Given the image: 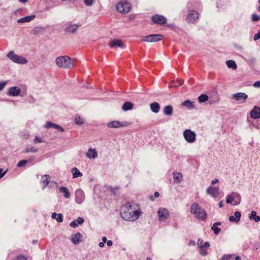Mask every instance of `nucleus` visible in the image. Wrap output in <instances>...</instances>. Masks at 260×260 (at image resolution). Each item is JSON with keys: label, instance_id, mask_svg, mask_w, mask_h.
Listing matches in <instances>:
<instances>
[{"label": "nucleus", "instance_id": "1", "mask_svg": "<svg viewBox=\"0 0 260 260\" xmlns=\"http://www.w3.org/2000/svg\"><path fill=\"white\" fill-rule=\"evenodd\" d=\"M120 215L125 220L133 221L138 219L140 212L138 210H134L129 203H127L122 207Z\"/></svg>", "mask_w": 260, "mask_h": 260}, {"label": "nucleus", "instance_id": "2", "mask_svg": "<svg viewBox=\"0 0 260 260\" xmlns=\"http://www.w3.org/2000/svg\"><path fill=\"white\" fill-rule=\"evenodd\" d=\"M56 63L60 68L71 69L75 66V59L67 56H61L56 59Z\"/></svg>", "mask_w": 260, "mask_h": 260}, {"label": "nucleus", "instance_id": "3", "mask_svg": "<svg viewBox=\"0 0 260 260\" xmlns=\"http://www.w3.org/2000/svg\"><path fill=\"white\" fill-rule=\"evenodd\" d=\"M190 212L199 220H204L207 217V213L205 210L197 203H194L191 205Z\"/></svg>", "mask_w": 260, "mask_h": 260}, {"label": "nucleus", "instance_id": "4", "mask_svg": "<svg viewBox=\"0 0 260 260\" xmlns=\"http://www.w3.org/2000/svg\"><path fill=\"white\" fill-rule=\"evenodd\" d=\"M7 56L12 61L17 63L24 64L28 62V60L26 58L17 55L13 51H10Z\"/></svg>", "mask_w": 260, "mask_h": 260}, {"label": "nucleus", "instance_id": "5", "mask_svg": "<svg viewBox=\"0 0 260 260\" xmlns=\"http://www.w3.org/2000/svg\"><path fill=\"white\" fill-rule=\"evenodd\" d=\"M185 141L188 143H193L196 140V134L190 129H186L183 133Z\"/></svg>", "mask_w": 260, "mask_h": 260}, {"label": "nucleus", "instance_id": "6", "mask_svg": "<svg viewBox=\"0 0 260 260\" xmlns=\"http://www.w3.org/2000/svg\"><path fill=\"white\" fill-rule=\"evenodd\" d=\"M131 5L129 3L121 1L118 3L116 5L117 10L120 13H128L131 10Z\"/></svg>", "mask_w": 260, "mask_h": 260}, {"label": "nucleus", "instance_id": "7", "mask_svg": "<svg viewBox=\"0 0 260 260\" xmlns=\"http://www.w3.org/2000/svg\"><path fill=\"white\" fill-rule=\"evenodd\" d=\"M164 37L162 35L158 34H153L146 36H143L142 41L147 42H156L161 40Z\"/></svg>", "mask_w": 260, "mask_h": 260}, {"label": "nucleus", "instance_id": "8", "mask_svg": "<svg viewBox=\"0 0 260 260\" xmlns=\"http://www.w3.org/2000/svg\"><path fill=\"white\" fill-rule=\"evenodd\" d=\"M128 124L126 121L120 122L119 121H112L107 123V126L109 128H119L126 126Z\"/></svg>", "mask_w": 260, "mask_h": 260}, {"label": "nucleus", "instance_id": "9", "mask_svg": "<svg viewBox=\"0 0 260 260\" xmlns=\"http://www.w3.org/2000/svg\"><path fill=\"white\" fill-rule=\"evenodd\" d=\"M232 99L238 101L240 103H244L247 99V95L243 92H238L233 94L232 96Z\"/></svg>", "mask_w": 260, "mask_h": 260}, {"label": "nucleus", "instance_id": "10", "mask_svg": "<svg viewBox=\"0 0 260 260\" xmlns=\"http://www.w3.org/2000/svg\"><path fill=\"white\" fill-rule=\"evenodd\" d=\"M152 21L155 23L160 25L164 24L166 23V18L162 15L155 14L152 16Z\"/></svg>", "mask_w": 260, "mask_h": 260}, {"label": "nucleus", "instance_id": "11", "mask_svg": "<svg viewBox=\"0 0 260 260\" xmlns=\"http://www.w3.org/2000/svg\"><path fill=\"white\" fill-rule=\"evenodd\" d=\"M85 198L84 193L81 189H78L75 191V201L78 204H81Z\"/></svg>", "mask_w": 260, "mask_h": 260}, {"label": "nucleus", "instance_id": "12", "mask_svg": "<svg viewBox=\"0 0 260 260\" xmlns=\"http://www.w3.org/2000/svg\"><path fill=\"white\" fill-rule=\"evenodd\" d=\"M157 214L160 220H164L168 218L170 215V213L166 208H159L158 210Z\"/></svg>", "mask_w": 260, "mask_h": 260}, {"label": "nucleus", "instance_id": "13", "mask_svg": "<svg viewBox=\"0 0 260 260\" xmlns=\"http://www.w3.org/2000/svg\"><path fill=\"white\" fill-rule=\"evenodd\" d=\"M250 116L254 119L260 118V108L255 106L250 112Z\"/></svg>", "mask_w": 260, "mask_h": 260}, {"label": "nucleus", "instance_id": "14", "mask_svg": "<svg viewBox=\"0 0 260 260\" xmlns=\"http://www.w3.org/2000/svg\"><path fill=\"white\" fill-rule=\"evenodd\" d=\"M45 128H53L58 129L60 132H63L64 129L59 125L52 123L51 121H47L44 125Z\"/></svg>", "mask_w": 260, "mask_h": 260}, {"label": "nucleus", "instance_id": "15", "mask_svg": "<svg viewBox=\"0 0 260 260\" xmlns=\"http://www.w3.org/2000/svg\"><path fill=\"white\" fill-rule=\"evenodd\" d=\"M208 194L211 195L213 198H216L219 194V188L209 186L206 190Z\"/></svg>", "mask_w": 260, "mask_h": 260}, {"label": "nucleus", "instance_id": "16", "mask_svg": "<svg viewBox=\"0 0 260 260\" xmlns=\"http://www.w3.org/2000/svg\"><path fill=\"white\" fill-rule=\"evenodd\" d=\"M21 89L17 86L10 87L8 91V94L10 96H16L21 93Z\"/></svg>", "mask_w": 260, "mask_h": 260}, {"label": "nucleus", "instance_id": "17", "mask_svg": "<svg viewBox=\"0 0 260 260\" xmlns=\"http://www.w3.org/2000/svg\"><path fill=\"white\" fill-rule=\"evenodd\" d=\"M82 235L80 233L72 234L71 236V241L75 245L78 244L81 241Z\"/></svg>", "mask_w": 260, "mask_h": 260}, {"label": "nucleus", "instance_id": "18", "mask_svg": "<svg viewBox=\"0 0 260 260\" xmlns=\"http://www.w3.org/2000/svg\"><path fill=\"white\" fill-rule=\"evenodd\" d=\"M80 26V25H77L76 24H70L68 26H67L64 31L67 33L69 34H73L78 29V28Z\"/></svg>", "mask_w": 260, "mask_h": 260}, {"label": "nucleus", "instance_id": "19", "mask_svg": "<svg viewBox=\"0 0 260 260\" xmlns=\"http://www.w3.org/2000/svg\"><path fill=\"white\" fill-rule=\"evenodd\" d=\"M198 13L195 11H191L188 13L187 21L188 22H193L195 20L198 18Z\"/></svg>", "mask_w": 260, "mask_h": 260}, {"label": "nucleus", "instance_id": "20", "mask_svg": "<svg viewBox=\"0 0 260 260\" xmlns=\"http://www.w3.org/2000/svg\"><path fill=\"white\" fill-rule=\"evenodd\" d=\"M109 46L111 48L118 47L119 48H122L123 47V44L120 40L114 39L112 40L109 43Z\"/></svg>", "mask_w": 260, "mask_h": 260}, {"label": "nucleus", "instance_id": "21", "mask_svg": "<svg viewBox=\"0 0 260 260\" xmlns=\"http://www.w3.org/2000/svg\"><path fill=\"white\" fill-rule=\"evenodd\" d=\"M241 215V213L239 211H236L234 213V216H230L229 221L237 223L240 221Z\"/></svg>", "mask_w": 260, "mask_h": 260}, {"label": "nucleus", "instance_id": "22", "mask_svg": "<svg viewBox=\"0 0 260 260\" xmlns=\"http://www.w3.org/2000/svg\"><path fill=\"white\" fill-rule=\"evenodd\" d=\"M86 156L90 159H95L98 157V152L95 149H92L90 148L86 153Z\"/></svg>", "mask_w": 260, "mask_h": 260}, {"label": "nucleus", "instance_id": "23", "mask_svg": "<svg viewBox=\"0 0 260 260\" xmlns=\"http://www.w3.org/2000/svg\"><path fill=\"white\" fill-rule=\"evenodd\" d=\"M36 16L35 15H31L30 16H27L22 18L19 19L17 20V22L19 23H24V22H28L33 20L35 18Z\"/></svg>", "mask_w": 260, "mask_h": 260}, {"label": "nucleus", "instance_id": "24", "mask_svg": "<svg viewBox=\"0 0 260 260\" xmlns=\"http://www.w3.org/2000/svg\"><path fill=\"white\" fill-rule=\"evenodd\" d=\"M50 180V177L48 175H45L42 176L41 182L43 184V187L44 188L49 184Z\"/></svg>", "mask_w": 260, "mask_h": 260}, {"label": "nucleus", "instance_id": "25", "mask_svg": "<svg viewBox=\"0 0 260 260\" xmlns=\"http://www.w3.org/2000/svg\"><path fill=\"white\" fill-rule=\"evenodd\" d=\"M173 111V107L171 105L166 106L163 109L164 114L168 116H170L172 115Z\"/></svg>", "mask_w": 260, "mask_h": 260}, {"label": "nucleus", "instance_id": "26", "mask_svg": "<svg viewBox=\"0 0 260 260\" xmlns=\"http://www.w3.org/2000/svg\"><path fill=\"white\" fill-rule=\"evenodd\" d=\"M151 110L155 113H157L159 112L160 110V105L157 102H153L151 103L150 105Z\"/></svg>", "mask_w": 260, "mask_h": 260}, {"label": "nucleus", "instance_id": "27", "mask_svg": "<svg viewBox=\"0 0 260 260\" xmlns=\"http://www.w3.org/2000/svg\"><path fill=\"white\" fill-rule=\"evenodd\" d=\"M59 190L61 193H63V196L65 198L68 199L70 198V193L66 187L61 186L59 188Z\"/></svg>", "mask_w": 260, "mask_h": 260}, {"label": "nucleus", "instance_id": "28", "mask_svg": "<svg viewBox=\"0 0 260 260\" xmlns=\"http://www.w3.org/2000/svg\"><path fill=\"white\" fill-rule=\"evenodd\" d=\"M51 217L53 219H56L58 222H62L63 221V215L61 213L57 214L56 213H53L51 215Z\"/></svg>", "mask_w": 260, "mask_h": 260}, {"label": "nucleus", "instance_id": "29", "mask_svg": "<svg viewBox=\"0 0 260 260\" xmlns=\"http://www.w3.org/2000/svg\"><path fill=\"white\" fill-rule=\"evenodd\" d=\"M182 105L186 107L187 109H190V110L193 109L194 108V105L193 104V102H191L189 100H185V101H184L182 103Z\"/></svg>", "mask_w": 260, "mask_h": 260}, {"label": "nucleus", "instance_id": "30", "mask_svg": "<svg viewBox=\"0 0 260 260\" xmlns=\"http://www.w3.org/2000/svg\"><path fill=\"white\" fill-rule=\"evenodd\" d=\"M71 172L73 174V178H76L83 176V174L77 168H73L71 170Z\"/></svg>", "mask_w": 260, "mask_h": 260}, {"label": "nucleus", "instance_id": "31", "mask_svg": "<svg viewBox=\"0 0 260 260\" xmlns=\"http://www.w3.org/2000/svg\"><path fill=\"white\" fill-rule=\"evenodd\" d=\"M234 197V205H238L241 202V196L237 192H232Z\"/></svg>", "mask_w": 260, "mask_h": 260}, {"label": "nucleus", "instance_id": "32", "mask_svg": "<svg viewBox=\"0 0 260 260\" xmlns=\"http://www.w3.org/2000/svg\"><path fill=\"white\" fill-rule=\"evenodd\" d=\"M249 218L250 220H254L256 222L260 221V216L256 215V212L255 211H252L251 212Z\"/></svg>", "mask_w": 260, "mask_h": 260}, {"label": "nucleus", "instance_id": "33", "mask_svg": "<svg viewBox=\"0 0 260 260\" xmlns=\"http://www.w3.org/2000/svg\"><path fill=\"white\" fill-rule=\"evenodd\" d=\"M133 108V104L132 103L128 102H125L123 104V105L122 107V109L124 111H126L132 109Z\"/></svg>", "mask_w": 260, "mask_h": 260}, {"label": "nucleus", "instance_id": "34", "mask_svg": "<svg viewBox=\"0 0 260 260\" xmlns=\"http://www.w3.org/2000/svg\"><path fill=\"white\" fill-rule=\"evenodd\" d=\"M226 64L228 67L233 70H236L237 68V64L234 60H229L226 61Z\"/></svg>", "mask_w": 260, "mask_h": 260}, {"label": "nucleus", "instance_id": "35", "mask_svg": "<svg viewBox=\"0 0 260 260\" xmlns=\"http://www.w3.org/2000/svg\"><path fill=\"white\" fill-rule=\"evenodd\" d=\"M183 80H179L177 81L176 82H175L174 81H172V82L169 85V87H178L179 86L182 85L183 84Z\"/></svg>", "mask_w": 260, "mask_h": 260}, {"label": "nucleus", "instance_id": "36", "mask_svg": "<svg viewBox=\"0 0 260 260\" xmlns=\"http://www.w3.org/2000/svg\"><path fill=\"white\" fill-rule=\"evenodd\" d=\"M182 175L180 173H174V181L176 183H179L182 180Z\"/></svg>", "mask_w": 260, "mask_h": 260}, {"label": "nucleus", "instance_id": "37", "mask_svg": "<svg viewBox=\"0 0 260 260\" xmlns=\"http://www.w3.org/2000/svg\"><path fill=\"white\" fill-rule=\"evenodd\" d=\"M38 151V149L34 146H28L25 149L24 151V153L34 152L36 153Z\"/></svg>", "mask_w": 260, "mask_h": 260}, {"label": "nucleus", "instance_id": "38", "mask_svg": "<svg viewBox=\"0 0 260 260\" xmlns=\"http://www.w3.org/2000/svg\"><path fill=\"white\" fill-rule=\"evenodd\" d=\"M208 96L205 94H202L198 98V101L200 103H204L208 101Z\"/></svg>", "mask_w": 260, "mask_h": 260}, {"label": "nucleus", "instance_id": "39", "mask_svg": "<svg viewBox=\"0 0 260 260\" xmlns=\"http://www.w3.org/2000/svg\"><path fill=\"white\" fill-rule=\"evenodd\" d=\"M30 161V159H23L19 161L17 165V167L21 168L24 166L27 163Z\"/></svg>", "mask_w": 260, "mask_h": 260}, {"label": "nucleus", "instance_id": "40", "mask_svg": "<svg viewBox=\"0 0 260 260\" xmlns=\"http://www.w3.org/2000/svg\"><path fill=\"white\" fill-rule=\"evenodd\" d=\"M43 28L41 27H36L32 30V33L34 35L39 34L42 32Z\"/></svg>", "mask_w": 260, "mask_h": 260}, {"label": "nucleus", "instance_id": "41", "mask_svg": "<svg viewBox=\"0 0 260 260\" xmlns=\"http://www.w3.org/2000/svg\"><path fill=\"white\" fill-rule=\"evenodd\" d=\"M211 230L214 232V233L215 235H218L221 231V229L219 228L214 225L211 226Z\"/></svg>", "mask_w": 260, "mask_h": 260}, {"label": "nucleus", "instance_id": "42", "mask_svg": "<svg viewBox=\"0 0 260 260\" xmlns=\"http://www.w3.org/2000/svg\"><path fill=\"white\" fill-rule=\"evenodd\" d=\"M234 197L233 194H228L226 197V202L228 204H232V202L234 201Z\"/></svg>", "mask_w": 260, "mask_h": 260}, {"label": "nucleus", "instance_id": "43", "mask_svg": "<svg viewBox=\"0 0 260 260\" xmlns=\"http://www.w3.org/2000/svg\"><path fill=\"white\" fill-rule=\"evenodd\" d=\"M75 122L77 124H82L84 123V120L80 116L75 118Z\"/></svg>", "mask_w": 260, "mask_h": 260}, {"label": "nucleus", "instance_id": "44", "mask_svg": "<svg viewBox=\"0 0 260 260\" xmlns=\"http://www.w3.org/2000/svg\"><path fill=\"white\" fill-rule=\"evenodd\" d=\"M95 0H84V3L86 6H91L93 5Z\"/></svg>", "mask_w": 260, "mask_h": 260}, {"label": "nucleus", "instance_id": "45", "mask_svg": "<svg viewBox=\"0 0 260 260\" xmlns=\"http://www.w3.org/2000/svg\"><path fill=\"white\" fill-rule=\"evenodd\" d=\"M221 260H234V256L231 255H224L222 257Z\"/></svg>", "mask_w": 260, "mask_h": 260}, {"label": "nucleus", "instance_id": "46", "mask_svg": "<svg viewBox=\"0 0 260 260\" xmlns=\"http://www.w3.org/2000/svg\"><path fill=\"white\" fill-rule=\"evenodd\" d=\"M200 253L203 256H205L207 254V251L204 248H200Z\"/></svg>", "mask_w": 260, "mask_h": 260}, {"label": "nucleus", "instance_id": "47", "mask_svg": "<svg viewBox=\"0 0 260 260\" xmlns=\"http://www.w3.org/2000/svg\"><path fill=\"white\" fill-rule=\"evenodd\" d=\"M260 19V16L255 14H253L252 15V20L253 21H257Z\"/></svg>", "mask_w": 260, "mask_h": 260}, {"label": "nucleus", "instance_id": "48", "mask_svg": "<svg viewBox=\"0 0 260 260\" xmlns=\"http://www.w3.org/2000/svg\"><path fill=\"white\" fill-rule=\"evenodd\" d=\"M14 260H27V258L24 255H20L16 256Z\"/></svg>", "mask_w": 260, "mask_h": 260}, {"label": "nucleus", "instance_id": "49", "mask_svg": "<svg viewBox=\"0 0 260 260\" xmlns=\"http://www.w3.org/2000/svg\"><path fill=\"white\" fill-rule=\"evenodd\" d=\"M78 225L79 224L77 223L76 220H74L71 222L70 223V226L74 228L77 227Z\"/></svg>", "mask_w": 260, "mask_h": 260}, {"label": "nucleus", "instance_id": "50", "mask_svg": "<svg viewBox=\"0 0 260 260\" xmlns=\"http://www.w3.org/2000/svg\"><path fill=\"white\" fill-rule=\"evenodd\" d=\"M223 0H217V2H216V4H217V7L218 8H222V3H223Z\"/></svg>", "mask_w": 260, "mask_h": 260}, {"label": "nucleus", "instance_id": "51", "mask_svg": "<svg viewBox=\"0 0 260 260\" xmlns=\"http://www.w3.org/2000/svg\"><path fill=\"white\" fill-rule=\"evenodd\" d=\"M76 221L77 222V223L79 225L82 224L84 222V219L82 217H79L77 218Z\"/></svg>", "mask_w": 260, "mask_h": 260}, {"label": "nucleus", "instance_id": "52", "mask_svg": "<svg viewBox=\"0 0 260 260\" xmlns=\"http://www.w3.org/2000/svg\"><path fill=\"white\" fill-rule=\"evenodd\" d=\"M7 84V81L0 82V91L2 90Z\"/></svg>", "mask_w": 260, "mask_h": 260}, {"label": "nucleus", "instance_id": "53", "mask_svg": "<svg viewBox=\"0 0 260 260\" xmlns=\"http://www.w3.org/2000/svg\"><path fill=\"white\" fill-rule=\"evenodd\" d=\"M44 141L43 140H42V139L38 137L37 136H36L35 139H34V142L36 143H42V142H44Z\"/></svg>", "mask_w": 260, "mask_h": 260}, {"label": "nucleus", "instance_id": "54", "mask_svg": "<svg viewBox=\"0 0 260 260\" xmlns=\"http://www.w3.org/2000/svg\"><path fill=\"white\" fill-rule=\"evenodd\" d=\"M8 169L5 171H3V169H0V179H1L7 172Z\"/></svg>", "mask_w": 260, "mask_h": 260}, {"label": "nucleus", "instance_id": "55", "mask_svg": "<svg viewBox=\"0 0 260 260\" xmlns=\"http://www.w3.org/2000/svg\"><path fill=\"white\" fill-rule=\"evenodd\" d=\"M260 39V31H258L257 34H256L253 37V39L254 41H257Z\"/></svg>", "mask_w": 260, "mask_h": 260}, {"label": "nucleus", "instance_id": "56", "mask_svg": "<svg viewBox=\"0 0 260 260\" xmlns=\"http://www.w3.org/2000/svg\"><path fill=\"white\" fill-rule=\"evenodd\" d=\"M203 244V240L202 239L199 238L197 242V244L199 246V248H201V246H202Z\"/></svg>", "mask_w": 260, "mask_h": 260}, {"label": "nucleus", "instance_id": "57", "mask_svg": "<svg viewBox=\"0 0 260 260\" xmlns=\"http://www.w3.org/2000/svg\"><path fill=\"white\" fill-rule=\"evenodd\" d=\"M210 244L209 242H206L203 244V245L202 246H201V248H208L210 246Z\"/></svg>", "mask_w": 260, "mask_h": 260}, {"label": "nucleus", "instance_id": "58", "mask_svg": "<svg viewBox=\"0 0 260 260\" xmlns=\"http://www.w3.org/2000/svg\"><path fill=\"white\" fill-rule=\"evenodd\" d=\"M254 87H260V81H256L253 84Z\"/></svg>", "mask_w": 260, "mask_h": 260}, {"label": "nucleus", "instance_id": "59", "mask_svg": "<svg viewBox=\"0 0 260 260\" xmlns=\"http://www.w3.org/2000/svg\"><path fill=\"white\" fill-rule=\"evenodd\" d=\"M195 245H196V242L193 240H190L188 242V245H189V246Z\"/></svg>", "mask_w": 260, "mask_h": 260}, {"label": "nucleus", "instance_id": "60", "mask_svg": "<svg viewBox=\"0 0 260 260\" xmlns=\"http://www.w3.org/2000/svg\"><path fill=\"white\" fill-rule=\"evenodd\" d=\"M113 244V242L111 240H109L107 241V245L108 246H111Z\"/></svg>", "mask_w": 260, "mask_h": 260}, {"label": "nucleus", "instance_id": "61", "mask_svg": "<svg viewBox=\"0 0 260 260\" xmlns=\"http://www.w3.org/2000/svg\"><path fill=\"white\" fill-rule=\"evenodd\" d=\"M249 61L251 63H254L255 62L256 59L252 57L250 58Z\"/></svg>", "mask_w": 260, "mask_h": 260}, {"label": "nucleus", "instance_id": "62", "mask_svg": "<svg viewBox=\"0 0 260 260\" xmlns=\"http://www.w3.org/2000/svg\"><path fill=\"white\" fill-rule=\"evenodd\" d=\"M105 245V243H104L103 242H100L99 244V246L100 247H103Z\"/></svg>", "mask_w": 260, "mask_h": 260}, {"label": "nucleus", "instance_id": "63", "mask_svg": "<svg viewBox=\"0 0 260 260\" xmlns=\"http://www.w3.org/2000/svg\"><path fill=\"white\" fill-rule=\"evenodd\" d=\"M218 181H219L217 179H215V180H212L211 183H212V184H214L218 182Z\"/></svg>", "mask_w": 260, "mask_h": 260}, {"label": "nucleus", "instance_id": "64", "mask_svg": "<svg viewBox=\"0 0 260 260\" xmlns=\"http://www.w3.org/2000/svg\"><path fill=\"white\" fill-rule=\"evenodd\" d=\"M219 207L220 208H222L223 207V201H220L219 203Z\"/></svg>", "mask_w": 260, "mask_h": 260}]
</instances>
